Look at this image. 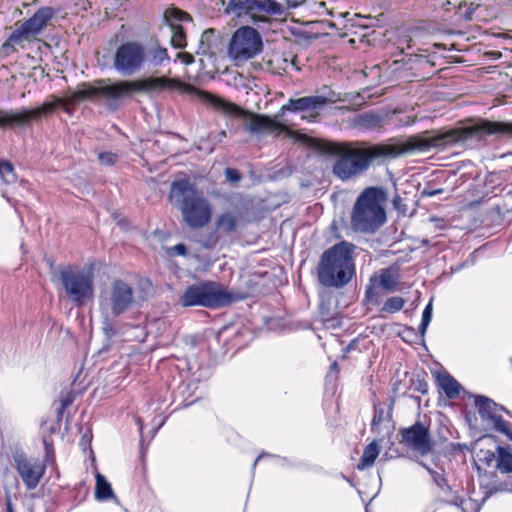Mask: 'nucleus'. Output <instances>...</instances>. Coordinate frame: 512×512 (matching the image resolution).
<instances>
[{"label": "nucleus", "instance_id": "f257e3e1", "mask_svg": "<svg viewBox=\"0 0 512 512\" xmlns=\"http://www.w3.org/2000/svg\"><path fill=\"white\" fill-rule=\"evenodd\" d=\"M510 128L508 122L482 119L469 126L454 128L443 133L425 131L401 142L370 145L360 141L340 143L323 141L319 144V149L338 157L333 165V174L342 181H347L362 174L376 161L394 159L415 151L444 148L473 137L508 135Z\"/></svg>", "mask_w": 512, "mask_h": 512}, {"label": "nucleus", "instance_id": "f03ea898", "mask_svg": "<svg viewBox=\"0 0 512 512\" xmlns=\"http://www.w3.org/2000/svg\"><path fill=\"white\" fill-rule=\"evenodd\" d=\"M123 99L130 97L134 92L161 93L163 91H183L189 94H196L204 103L210 105L215 110L226 115H236L244 119L245 129L252 134H271L274 136L286 132L289 136L304 143H310L306 135L298 134L289 130L284 124L276 119L263 114H255L243 110L238 105L225 100L224 98L202 91L196 87L181 82L176 78L148 77L141 80H121Z\"/></svg>", "mask_w": 512, "mask_h": 512}, {"label": "nucleus", "instance_id": "7ed1b4c3", "mask_svg": "<svg viewBox=\"0 0 512 512\" xmlns=\"http://www.w3.org/2000/svg\"><path fill=\"white\" fill-rule=\"evenodd\" d=\"M169 201L181 212L182 222L190 229H202L212 219L213 207L187 179L172 182Z\"/></svg>", "mask_w": 512, "mask_h": 512}, {"label": "nucleus", "instance_id": "20e7f679", "mask_svg": "<svg viewBox=\"0 0 512 512\" xmlns=\"http://www.w3.org/2000/svg\"><path fill=\"white\" fill-rule=\"evenodd\" d=\"M135 302L134 288L122 279H113L101 287L98 309L102 330L108 339L116 335L117 318L128 312Z\"/></svg>", "mask_w": 512, "mask_h": 512}, {"label": "nucleus", "instance_id": "39448f33", "mask_svg": "<svg viewBox=\"0 0 512 512\" xmlns=\"http://www.w3.org/2000/svg\"><path fill=\"white\" fill-rule=\"evenodd\" d=\"M352 243L341 241L325 250L317 265L318 281L324 287H344L355 274Z\"/></svg>", "mask_w": 512, "mask_h": 512}, {"label": "nucleus", "instance_id": "423d86ee", "mask_svg": "<svg viewBox=\"0 0 512 512\" xmlns=\"http://www.w3.org/2000/svg\"><path fill=\"white\" fill-rule=\"evenodd\" d=\"M384 200L381 190L374 187L365 189L354 204L350 220L351 228L361 233L376 232L386 222Z\"/></svg>", "mask_w": 512, "mask_h": 512}, {"label": "nucleus", "instance_id": "0eeeda50", "mask_svg": "<svg viewBox=\"0 0 512 512\" xmlns=\"http://www.w3.org/2000/svg\"><path fill=\"white\" fill-rule=\"evenodd\" d=\"M53 17V8L42 7L24 22L15 23L14 30L1 47L2 50L10 54L16 51L17 46L24 48L25 43L37 40L38 35L47 27Z\"/></svg>", "mask_w": 512, "mask_h": 512}, {"label": "nucleus", "instance_id": "6e6552de", "mask_svg": "<svg viewBox=\"0 0 512 512\" xmlns=\"http://www.w3.org/2000/svg\"><path fill=\"white\" fill-rule=\"evenodd\" d=\"M234 300V294L216 282H202L191 285L186 288L180 297V303L184 307L219 308L229 305Z\"/></svg>", "mask_w": 512, "mask_h": 512}, {"label": "nucleus", "instance_id": "1a4fd4ad", "mask_svg": "<svg viewBox=\"0 0 512 512\" xmlns=\"http://www.w3.org/2000/svg\"><path fill=\"white\" fill-rule=\"evenodd\" d=\"M59 279L66 297L77 306H83L94 295V275L78 266H64L59 270Z\"/></svg>", "mask_w": 512, "mask_h": 512}, {"label": "nucleus", "instance_id": "9d476101", "mask_svg": "<svg viewBox=\"0 0 512 512\" xmlns=\"http://www.w3.org/2000/svg\"><path fill=\"white\" fill-rule=\"evenodd\" d=\"M224 12L258 24L268 23L270 16H282L284 7L275 0H229Z\"/></svg>", "mask_w": 512, "mask_h": 512}, {"label": "nucleus", "instance_id": "9b49d317", "mask_svg": "<svg viewBox=\"0 0 512 512\" xmlns=\"http://www.w3.org/2000/svg\"><path fill=\"white\" fill-rule=\"evenodd\" d=\"M95 83L96 85H92L84 82L78 85L67 97L68 102L75 104L102 97L108 101L109 108L116 109L123 100L121 80L112 82L110 79H102Z\"/></svg>", "mask_w": 512, "mask_h": 512}, {"label": "nucleus", "instance_id": "f8f14e48", "mask_svg": "<svg viewBox=\"0 0 512 512\" xmlns=\"http://www.w3.org/2000/svg\"><path fill=\"white\" fill-rule=\"evenodd\" d=\"M52 98L51 101H45L41 106L34 109H0V128L24 127L32 121H37L42 116L53 113L57 107H65L69 103L67 98Z\"/></svg>", "mask_w": 512, "mask_h": 512}, {"label": "nucleus", "instance_id": "ddd939ff", "mask_svg": "<svg viewBox=\"0 0 512 512\" xmlns=\"http://www.w3.org/2000/svg\"><path fill=\"white\" fill-rule=\"evenodd\" d=\"M146 59L147 51L141 42L126 41L113 54V68L123 76H131L142 69Z\"/></svg>", "mask_w": 512, "mask_h": 512}, {"label": "nucleus", "instance_id": "4468645a", "mask_svg": "<svg viewBox=\"0 0 512 512\" xmlns=\"http://www.w3.org/2000/svg\"><path fill=\"white\" fill-rule=\"evenodd\" d=\"M262 50L260 34L250 26L238 28L228 45V56L235 62H245Z\"/></svg>", "mask_w": 512, "mask_h": 512}, {"label": "nucleus", "instance_id": "2eb2a0df", "mask_svg": "<svg viewBox=\"0 0 512 512\" xmlns=\"http://www.w3.org/2000/svg\"><path fill=\"white\" fill-rule=\"evenodd\" d=\"M474 404L483 421H486L496 431L503 433L512 441V424L504 420L500 414L504 407L482 395L475 396Z\"/></svg>", "mask_w": 512, "mask_h": 512}, {"label": "nucleus", "instance_id": "dca6fc26", "mask_svg": "<svg viewBox=\"0 0 512 512\" xmlns=\"http://www.w3.org/2000/svg\"><path fill=\"white\" fill-rule=\"evenodd\" d=\"M15 469L28 490L35 489L43 477L46 465L38 458L24 454L14 456Z\"/></svg>", "mask_w": 512, "mask_h": 512}, {"label": "nucleus", "instance_id": "f3484780", "mask_svg": "<svg viewBox=\"0 0 512 512\" xmlns=\"http://www.w3.org/2000/svg\"><path fill=\"white\" fill-rule=\"evenodd\" d=\"M401 442L421 455H427L433 448L429 429L420 422L400 430Z\"/></svg>", "mask_w": 512, "mask_h": 512}, {"label": "nucleus", "instance_id": "a211bd4d", "mask_svg": "<svg viewBox=\"0 0 512 512\" xmlns=\"http://www.w3.org/2000/svg\"><path fill=\"white\" fill-rule=\"evenodd\" d=\"M327 103V98L321 95L305 96L297 99H289L284 104L280 111L302 112V118L312 120L316 118L324 105Z\"/></svg>", "mask_w": 512, "mask_h": 512}, {"label": "nucleus", "instance_id": "6ab92c4d", "mask_svg": "<svg viewBox=\"0 0 512 512\" xmlns=\"http://www.w3.org/2000/svg\"><path fill=\"white\" fill-rule=\"evenodd\" d=\"M164 18L171 28V44L178 49L186 47V36L180 22L190 20L189 14L178 8L171 7L164 12Z\"/></svg>", "mask_w": 512, "mask_h": 512}, {"label": "nucleus", "instance_id": "aec40b11", "mask_svg": "<svg viewBox=\"0 0 512 512\" xmlns=\"http://www.w3.org/2000/svg\"><path fill=\"white\" fill-rule=\"evenodd\" d=\"M370 281L373 287H370L366 291V295L368 298L372 297L374 289L378 287L385 291H393L397 286V278L389 269L381 270L379 275L372 276Z\"/></svg>", "mask_w": 512, "mask_h": 512}, {"label": "nucleus", "instance_id": "412c9836", "mask_svg": "<svg viewBox=\"0 0 512 512\" xmlns=\"http://www.w3.org/2000/svg\"><path fill=\"white\" fill-rule=\"evenodd\" d=\"M438 385L448 398H456L460 394V384L449 374H439Z\"/></svg>", "mask_w": 512, "mask_h": 512}, {"label": "nucleus", "instance_id": "4be33fe9", "mask_svg": "<svg viewBox=\"0 0 512 512\" xmlns=\"http://www.w3.org/2000/svg\"><path fill=\"white\" fill-rule=\"evenodd\" d=\"M379 453H380V448H379V445L375 441L368 444L364 448L363 454L360 458L357 468L359 470H364V469H367V468H370L371 466H373Z\"/></svg>", "mask_w": 512, "mask_h": 512}, {"label": "nucleus", "instance_id": "5701e85b", "mask_svg": "<svg viewBox=\"0 0 512 512\" xmlns=\"http://www.w3.org/2000/svg\"><path fill=\"white\" fill-rule=\"evenodd\" d=\"M496 452V468L502 473L512 472V453L502 446H498Z\"/></svg>", "mask_w": 512, "mask_h": 512}, {"label": "nucleus", "instance_id": "b1692460", "mask_svg": "<svg viewBox=\"0 0 512 512\" xmlns=\"http://www.w3.org/2000/svg\"><path fill=\"white\" fill-rule=\"evenodd\" d=\"M237 223L238 220L235 214L232 212H224L217 217L216 228L219 231L229 233L236 229Z\"/></svg>", "mask_w": 512, "mask_h": 512}, {"label": "nucleus", "instance_id": "393cba45", "mask_svg": "<svg viewBox=\"0 0 512 512\" xmlns=\"http://www.w3.org/2000/svg\"><path fill=\"white\" fill-rule=\"evenodd\" d=\"M95 497L98 500H107L114 497L110 483L100 473L96 475Z\"/></svg>", "mask_w": 512, "mask_h": 512}, {"label": "nucleus", "instance_id": "a878e982", "mask_svg": "<svg viewBox=\"0 0 512 512\" xmlns=\"http://www.w3.org/2000/svg\"><path fill=\"white\" fill-rule=\"evenodd\" d=\"M149 61L153 67H161L166 63H169L170 57L167 49L159 46L151 49Z\"/></svg>", "mask_w": 512, "mask_h": 512}, {"label": "nucleus", "instance_id": "bb28decb", "mask_svg": "<svg viewBox=\"0 0 512 512\" xmlns=\"http://www.w3.org/2000/svg\"><path fill=\"white\" fill-rule=\"evenodd\" d=\"M428 61L423 57H408L405 58L404 61L394 62L391 64V71L397 72L401 69V67L407 66L409 69L420 68L421 66L427 65Z\"/></svg>", "mask_w": 512, "mask_h": 512}, {"label": "nucleus", "instance_id": "cd10ccee", "mask_svg": "<svg viewBox=\"0 0 512 512\" xmlns=\"http://www.w3.org/2000/svg\"><path fill=\"white\" fill-rule=\"evenodd\" d=\"M0 179L5 184H13L16 182L17 176L11 162L0 160Z\"/></svg>", "mask_w": 512, "mask_h": 512}, {"label": "nucleus", "instance_id": "c85d7f7f", "mask_svg": "<svg viewBox=\"0 0 512 512\" xmlns=\"http://www.w3.org/2000/svg\"><path fill=\"white\" fill-rule=\"evenodd\" d=\"M214 37V29L205 30L200 37L199 47L196 51L197 54L207 55L212 48V41Z\"/></svg>", "mask_w": 512, "mask_h": 512}, {"label": "nucleus", "instance_id": "c756f323", "mask_svg": "<svg viewBox=\"0 0 512 512\" xmlns=\"http://www.w3.org/2000/svg\"><path fill=\"white\" fill-rule=\"evenodd\" d=\"M390 418H391V413L389 411L386 412L384 407H382L381 405H375L374 406V415H373V419H372V423H371L372 429L378 430L380 425L385 420H390Z\"/></svg>", "mask_w": 512, "mask_h": 512}, {"label": "nucleus", "instance_id": "7c9ffc66", "mask_svg": "<svg viewBox=\"0 0 512 512\" xmlns=\"http://www.w3.org/2000/svg\"><path fill=\"white\" fill-rule=\"evenodd\" d=\"M405 304V300L402 297L395 296L386 300L382 310L388 313H395L400 311Z\"/></svg>", "mask_w": 512, "mask_h": 512}, {"label": "nucleus", "instance_id": "2f4dec72", "mask_svg": "<svg viewBox=\"0 0 512 512\" xmlns=\"http://www.w3.org/2000/svg\"><path fill=\"white\" fill-rule=\"evenodd\" d=\"M75 399L74 393L72 391H66L61 394L60 397V407L57 409L58 418L62 417L63 411L69 407Z\"/></svg>", "mask_w": 512, "mask_h": 512}, {"label": "nucleus", "instance_id": "473e14b6", "mask_svg": "<svg viewBox=\"0 0 512 512\" xmlns=\"http://www.w3.org/2000/svg\"><path fill=\"white\" fill-rule=\"evenodd\" d=\"M432 319V303L429 302L422 313V320L419 326V331L423 336Z\"/></svg>", "mask_w": 512, "mask_h": 512}, {"label": "nucleus", "instance_id": "72a5a7b5", "mask_svg": "<svg viewBox=\"0 0 512 512\" xmlns=\"http://www.w3.org/2000/svg\"><path fill=\"white\" fill-rule=\"evenodd\" d=\"M477 457L479 461L484 462L486 465L490 466L497 459V452L494 453L489 450H480L477 453Z\"/></svg>", "mask_w": 512, "mask_h": 512}, {"label": "nucleus", "instance_id": "f704fd0d", "mask_svg": "<svg viewBox=\"0 0 512 512\" xmlns=\"http://www.w3.org/2000/svg\"><path fill=\"white\" fill-rule=\"evenodd\" d=\"M360 122L364 126L373 127L380 122V117L373 113H366L360 117Z\"/></svg>", "mask_w": 512, "mask_h": 512}, {"label": "nucleus", "instance_id": "c9c22d12", "mask_svg": "<svg viewBox=\"0 0 512 512\" xmlns=\"http://www.w3.org/2000/svg\"><path fill=\"white\" fill-rule=\"evenodd\" d=\"M98 159L102 165L111 166L116 163L117 155L111 152H103L98 155Z\"/></svg>", "mask_w": 512, "mask_h": 512}, {"label": "nucleus", "instance_id": "e433bc0d", "mask_svg": "<svg viewBox=\"0 0 512 512\" xmlns=\"http://www.w3.org/2000/svg\"><path fill=\"white\" fill-rule=\"evenodd\" d=\"M225 176L227 181L233 184L238 183L241 180V174L239 173L238 170L233 168H227L225 170Z\"/></svg>", "mask_w": 512, "mask_h": 512}, {"label": "nucleus", "instance_id": "4c0bfd02", "mask_svg": "<svg viewBox=\"0 0 512 512\" xmlns=\"http://www.w3.org/2000/svg\"><path fill=\"white\" fill-rule=\"evenodd\" d=\"M167 252L170 256H174V255L184 256L187 253V247L184 244L179 243L175 246L168 248Z\"/></svg>", "mask_w": 512, "mask_h": 512}, {"label": "nucleus", "instance_id": "58836bf2", "mask_svg": "<svg viewBox=\"0 0 512 512\" xmlns=\"http://www.w3.org/2000/svg\"><path fill=\"white\" fill-rule=\"evenodd\" d=\"M443 8L446 11H451L452 9H458L460 11L462 9V1H460V0H447V2L443 4Z\"/></svg>", "mask_w": 512, "mask_h": 512}, {"label": "nucleus", "instance_id": "ea45409f", "mask_svg": "<svg viewBox=\"0 0 512 512\" xmlns=\"http://www.w3.org/2000/svg\"><path fill=\"white\" fill-rule=\"evenodd\" d=\"M444 190L443 189H425L422 191V196H428V197H433V196H436L438 194H441L443 193Z\"/></svg>", "mask_w": 512, "mask_h": 512}, {"label": "nucleus", "instance_id": "a19ab883", "mask_svg": "<svg viewBox=\"0 0 512 512\" xmlns=\"http://www.w3.org/2000/svg\"><path fill=\"white\" fill-rule=\"evenodd\" d=\"M306 2L307 0H286V3L290 8H296L298 6L305 4Z\"/></svg>", "mask_w": 512, "mask_h": 512}, {"label": "nucleus", "instance_id": "79ce46f5", "mask_svg": "<svg viewBox=\"0 0 512 512\" xmlns=\"http://www.w3.org/2000/svg\"><path fill=\"white\" fill-rule=\"evenodd\" d=\"M179 56L183 58L185 64H191L194 61L193 56L188 53L179 54Z\"/></svg>", "mask_w": 512, "mask_h": 512}, {"label": "nucleus", "instance_id": "37998d69", "mask_svg": "<svg viewBox=\"0 0 512 512\" xmlns=\"http://www.w3.org/2000/svg\"><path fill=\"white\" fill-rule=\"evenodd\" d=\"M417 391L422 393V394H426L427 391H428V385L426 382H419V386L417 388Z\"/></svg>", "mask_w": 512, "mask_h": 512}, {"label": "nucleus", "instance_id": "c03bdc74", "mask_svg": "<svg viewBox=\"0 0 512 512\" xmlns=\"http://www.w3.org/2000/svg\"><path fill=\"white\" fill-rule=\"evenodd\" d=\"M475 9H476V7H473V4H471L469 6L468 10L463 14L464 18L472 19V13L474 12Z\"/></svg>", "mask_w": 512, "mask_h": 512}, {"label": "nucleus", "instance_id": "a18cd8bd", "mask_svg": "<svg viewBox=\"0 0 512 512\" xmlns=\"http://www.w3.org/2000/svg\"><path fill=\"white\" fill-rule=\"evenodd\" d=\"M6 512H14L12 504H11L10 501L7 502Z\"/></svg>", "mask_w": 512, "mask_h": 512}, {"label": "nucleus", "instance_id": "49530a36", "mask_svg": "<svg viewBox=\"0 0 512 512\" xmlns=\"http://www.w3.org/2000/svg\"><path fill=\"white\" fill-rule=\"evenodd\" d=\"M510 489H511V488H509V487H506V486H505V487L495 488L494 490H495V491H504V490H510Z\"/></svg>", "mask_w": 512, "mask_h": 512}, {"label": "nucleus", "instance_id": "de8ad7c7", "mask_svg": "<svg viewBox=\"0 0 512 512\" xmlns=\"http://www.w3.org/2000/svg\"><path fill=\"white\" fill-rule=\"evenodd\" d=\"M45 444H46L47 457H49V454H50V452H51L52 450H51V447H50L47 443H45Z\"/></svg>", "mask_w": 512, "mask_h": 512}, {"label": "nucleus", "instance_id": "09e8293b", "mask_svg": "<svg viewBox=\"0 0 512 512\" xmlns=\"http://www.w3.org/2000/svg\"><path fill=\"white\" fill-rule=\"evenodd\" d=\"M508 126L511 127L509 130H511L510 132H507L508 133V136H512V123L508 122Z\"/></svg>", "mask_w": 512, "mask_h": 512}, {"label": "nucleus", "instance_id": "8fccbe9b", "mask_svg": "<svg viewBox=\"0 0 512 512\" xmlns=\"http://www.w3.org/2000/svg\"><path fill=\"white\" fill-rule=\"evenodd\" d=\"M343 17H347L349 15V12H346L344 14H341Z\"/></svg>", "mask_w": 512, "mask_h": 512}, {"label": "nucleus", "instance_id": "3c124183", "mask_svg": "<svg viewBox=\"0 0 512 512\" xmlns=\"http://www.w3.org/2000/svg\"><path fill=\"white\" fill-rule=\"evenodd\" d=\"M426 470H428V472L432 473L431 469H429V467H426Z\"/></svg>", "mask_w": 512, "mask_h": 512}, {"label": "nucleus", "instance_id": "603ef678", "mask_svg": "<svg viewBox=\"0 0 512 512\" xmlns=\"http://www.w3.org/2000/svg\"><path fill=\"white\" fill-rule=\"evenodd\" d=\"M426 470H428V472L432 473L431 469H429V467H426Z\"/></svg>", "mask_w": 512, "mask_h": 512}]
</instances>
